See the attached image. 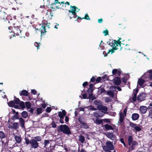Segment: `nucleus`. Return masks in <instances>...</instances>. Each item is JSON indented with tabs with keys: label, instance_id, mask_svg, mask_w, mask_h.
Masks as SVG:
<instances>
[{
	"label": "nucleus",
	"instance_id": "obj_1",
	"mask_svg": "<svg viewBox=\"0 0 152 152\" xmlns=\"http://www.w3.org/2000/svg\"><path fill=\"white\" fill-rule=\"evenodd\" d=\"M121 38L118 39L117 41L116 40H113L112 42L111 46L112 47V48L110 50H109L108 51V53L111 52V54L114 52V50L117 49H119L121 50L123 48L122 45H124V44L121 43V42L120 41Z\"/></svg>",
	"mask_w": 152,
	"mask_h": 152
},
{
	"label": "nucleus",
	"instance_id": "obj_2",
	"mask_svg": "<svg viewBox=\"0 0 152 152\" xmlns=\"http://www.w3.org/2000/svg\"><path fill=\"white\" fill-rule=\"evenodd\" d=\"M103 151L105 152H112L114 149V147L113 144V142L107 141L106 142L105 145L102 146Z\"/></svg>",
	"mask_w": 152,
	"mask_h": 152
},
{
	"label": "nucleus",
	"instance_id": "obj_3",
	"mask_svg": "<svg viewBox=\"0 0 152 152\" xmlns=\"http://www.w3.org/2000/svg\"><path fill=\"white\" fill-rule=\"evenodd\" d=\"M58 131L62 132L64 134L69 135L71 134V132L68 126L66 124L61 125L58 127Z\"/></svg>",
	"mask_w": 152,
	"mask_h": 152
},
{
	"label": "nucleus",
	"instance_id": "obj_4",
	"mask_svg": "<svg viewBox=\"0 0 152 152\" xmlns=\"http://www.w3.org/2000/svg\"><path fill=\"white\" fill-rule=\"evenodd\" d=\"M71 10H69V12H70L68 14V15L69 16L70 19H71L72 18H76L78 17L77 15L76 12V9H78V8L76 6H70Z\"/></svg>",
	"mask_w": 152,
	"mask_h": 152
},
{
	"label": "nucleus",
	"instance_id": "obj_5",
	"mask_svg": "<svg viewBox=\"0 0 152 152\" xmlns=\"http://www.w3.org/2000/svg\"><path fill=\"white\" fill-rule=\"evenodd\" d=\"M46 27L48 28H50V26L48 25V24H44V25H42V26L40 28V29L41 32V36L44 35L47 32V31H46Z\"/></svg>",
	"mask_w": 152,
	"mask_h": 152
},
{
	"label": "nucleus",
	"instance_id": "obj_6",
	"mask_svg": "<svg viewBox=\"0 0 152 152\" xmlns=\"http://www.w3.org/2000/svg\"><path fill=\"white\" fill-rule=\"evenodd\" d=\"M12 32L14 34V36H15V35L21 36L20 34H21V31L18 26L15 27Z\"/></svg>",
	"mask_w": 152,
	"mask_h": 152
},
{
	"label": "nucleus",
	"instance_id": "obj_7",
	"mask_svg": "<svg viewBox=\"0 0 152 152\" xmlns=\"http://www.w3.org/2000/svg\"><path fill=\"white\" fill-rule=\"evenodd\" d=\"M105 135L107 137L112 140H114L116 137V136L113 134V132H108L105 133Z\"/></svg>",
	"mask_w": 152,
	"mask_h": 152
},
{
	"label": "nucleus",
	"instance_id": "obj_8",
	"mask_svg": "<svg viewBox=\"0 0 152 152\" xmlns=\"http://www.w3.org/2000/svg\"><path fill=\"white\" fill-rule=\"evenodd\" d=\"M120 118L118 123H120L122 125L124 124V120L125 119V115L121 112H119Z\"/></svg>",
	"mask_w": 152,
	"mask_h": 152
},
{
	"label": "nucleus",
	"instance_id": "obj_9",
	"mask_svg": "<svg viewBox=\"0 0 152 152\" xmlns=\"http://www.w3.org/2000/svg\"><path fill=\"white\" fill-rule=\"evenodd\" d=\"M30 145L32 148H36L39 146V143L34 139H31Z\"/></svg>",
	"mask_w": 152,
	"mask_h": 152
},
{
	"label": "nucleus",
	"instance_id": "obj_10",
	"mask_svg": "<svg viewBox=\"0 0 152 152\" xmlns=\"http://www.w3.org/2000/svg\"><path fill=\"white\" fill-rule=\"evenodd\" d=\"M113 80V83L117 86L120 85L121 82V78L119 76L118 77H115Z\"/></svg>",
	"mask_w": 152,
	"mask_h": 152
},
{
	"label": "nucleus",
	"instance_id": "obj_11",
	"mask_svg": "<svg viewBox=\"0 0 152 152\" xmlns=\"http://www.w3.org/2000/svg\"><path fill=\"white\" fill-rule=\"evenodd\" d=\"M96 108L99 110L107 111L108 110V108L106 106L103 105L101 104L100 105L97 106Z\"/></svg>",
	"mask_w": 152,
	"mask_h": 152
},
{
	"label": "nucleus",
	"instance_id": "obj_12",
	"mask_svg": "<svg viewBox=\"0 0 152 152\" xmlns=\"http://www.w3.org/2000/svg\"><path fill=\"white\" fill-rule=\"evenodd\" d=\"M82 19H85L86 20H90V18L87 13H86L85 16L83 18H81L79 17H78L77 18V19L75 20V21H77V22H80L81 20Z\"/></svg>",
	"mask_w": 152,
	"mask_h": 152
},
{
	"label": "nucleus",
	"instance_id": "obj_13",
	"mask_svg": "<svg viewBox=\"0 0 152 152\" xmlns=\"http://www.w3.org/2000/svg\"><path fill=\"white\" fill-rule=\"evenodd\" d=\"M148 108L145 106H141L140 107L139 110L142 114H145L147 112Z\"/></svg>",
	"mask_w": 152,
	"mask_h": 152
},
{
	"label": "nucleus",
	"instance_id": "obj_14",
	"mask_svg": "<svg viewBox=\"0 0 152 152\" xmlns=\"http://www.w3.org/2000/svg\"><path fill=\"white\" fill-rule=\"evenodd\" d=\"M8 104L9 107H14L15 109H19V106L17 104H14L13 101H10L9 102H8Z\"/></svg>",
	"mask_w": 152,
	"mask_h": 152
},
{
	"label": "nucleus",
	"instance_id": "obj_15",
	"mask_svg": "<svg viewBox=\"0 0 152 152\" xmlns=\"http://www.w3.org/2000/svg\"><path fill=\"white\" fill-rule=\"evenodd\" d=\"M112 73L113 75H115L117 74L118 76L120 77L121 74V70L120 69H113L112 71Z\"/></svg>",
	"mask_w": 152,
	"mask_h": 152
},
{
	"label": "nucleus",
	"instance_id": "obj_16",
	"mask_svg": "<svg viewBox=\"0 0 152 152\" xmlns=\"http://www.w3.org/2000/svg\"><path fill=\"white\" fill-rule=\"evenodd\" d=\"M66 114V111L64 110H63L62 112L60 111L58 115V117L61 118H64Z\"/></svg>",
	"mask_w": 152,
	"mask_h": 152
},
{
	"label": "nucleus",
	"instance_id": "obj_17",
	"mask_svg": "<svg viewBox=\"0 0 152 152\" xmlns=\"http://www.w3.org/2000/svg\"><path fill=\"white\" fill-rule=\"evenodd\" d=\"M14 139L16 142V143H20L22 142V139L20 136L15 135L14 137Z\"/></svg>",
	"mask_w": 152,
	"mask_h": 152
},
{
	"label": "nucleus",
	"instance_id": "obj_18",
	"mask_svg": "<svg viewBox=\"0 0 152 152\" xmlns=\"http://www.w3.org/2000/svg\"><path fill=\"white\" fill-rule=\"evenodd\" d=\"M139 115L137 113H133L132 115V118L133 121H136L139 118Z\"/></svg>",
	"mask_w": 152,
	"mask_h": 152
},
{
	"label": "nucleus",
	"instance_id": "obj_19",
	"mask_svg": "<svg viewBox=\"0 0 152 152\" xmlns=\"http://www.w3.org/2000/svg\"><path fill=\"white\" fill-rule=\"evenodd\" d=\"M66 7V4L64 1H62L60 2L59 5L57 6V9H63Z\"/></svg>",
	"mask_w": 152,
	"mask_h": 152
},
{
	"label": "nucleus",
	"instance_id": "obj_20",
	"mask_svg": "<svg viewBox=\"0 0 152 152\" xmlns=\"http://www.w3.org/2000/svg\"><path fill=\"white\" fill-rule=\"evenodd\" d=\"M133 138L132 136L129 135L128 137V142L129 146H130L133 142Z\"/></svg>",
	"mask_w": 152,
	"mask_h": 152
},
{
	"label": "nucleus",
	"instance_id": "obj_21",
	"mask_svg": "<svg viewBox=\"0 0 152 152\" xmlns=\"http://www.w3.org/2000/svg\"><path fill=\"white\" fill-rule=\"evenodd\" d=\"M19 120L20 126L22 128H25V122L24 119L22 117H20Z\"/></svg>",
	"mask_w": 152,
	"mask_h": 152
},
{
	"label": "nucleus",
	"instance_id": "obj_22",
	"mask_svg": "<svg viewBox=\"0 0 152 152\" xmlns=\"http://www.w3.org/2000/svg\"><path fill=\"white\" fill-rule=\"evenodd\" d=\"M138 145V142L135 140L133 142H132V144L131 145V151L134 150L135 148V146H137Z\"/></svg>",
	"mask_w": 152,
	"mask_h": 152
},
{
	"label": "nucleus",
	"instance_id": "obj_23",
	"mask_svg": "<svg viewBox=\"0 0 152 152\" xmlns=\"http://www.w3.org/2000/svg\"><path fill=\"white\" fill-rule=\"evenodd\" d=\"M80 127L81 128L85 129H87L89 127L88 124L85 122L80 125Z\"/></svg>",
	"mask_w": 152,
	"mask_h": 152
},
{
	"label": "nucleus",
	"instance_id": "obj_24",
	"mask_svg": "<svg viewBox=\"0 0 152 152\" xmlns=\"http://www.w3.org/2000/svg\"><path fill=\"white\" fill-rule=\"evenodd\" d=\"M104 127L105 129L106 130H113L114 129L112 126L108 124H106L104 125Z\"/></svg>",
	"mask_w": 152,
	"mask_h": 152
},
{
	"label": "nucleus",
	"instance_id": "obj_25",
	"mask_svg": "<svg viewBox=\"0 0 152 152\" xmlns=\"http://www.w3.org/2000/svg\"><path fill=\"white\" fill-rule=\"evenodd\" d=\"M20 96H27L28 95V92L26 90H24L20 92Z\"/></svg>",
	"mask_w": 152,
	"mask_h": 152
},
{
	"label": "nucleus",
	"instance_id": "obj_26",
	"mask_svg": "<svg viewBox=\"0 0 152 152\" xmlns=\"http://www.w3.org/2000/svg\"><path fill=\"white\" fill-rule=\"evenodd\" d=\"M145 82V80L144 79L140 78L138 79L137 81V84L140 86H142Z\"/></svg>",
	"mask_w": 152,
	"mask_h": 152
},
{
	"label": "nucleus",
	"instance_id": "obj_27",
	"mask_svg": "<svg viewBox=\"0 0 152 152\" xmlns=\"http://www.w3.org/2000/svg\"><path fill=\"white\" fill-rule=\"evenodd\" d=\"M52 120H55L56 122L59 121L58 116L56 113L53 114L52 116Z\"/></svg>",
	"mask_w": 152,
	"mask_h": 152
},
{
	"label": "nucleus",
	"instance_id": "obj_28",
	"mask_svg": "<svg viewBox=\"0 0 152 152\" xmlns=\"http://www.w3.org/2000/svg\"><path fill=\"white\" fill-rule=\"evenodd\" d=\"M7 14L4 12L1 11V19H5L7 18Z\"/></svg>",
	"mask_w": 152,
	"mask_h": 152
},
{
	"label": "nucleus",
	"instance_id": "obj_29",
	"mask_svg": "<svg viewBox=\"0 0 152 152\" xmlns=\"http://www.w3.org/2000/svg\"><path fill=\"white\" fill-rule=\"evenodd\" d=\"M50 13L49 12H47L45 16V17L47 20L51 19V17L50 15Z\"/></svg>",
	"mask_w": 152,
	"mask_h": 152
},
{
	"label": "nucleus",
	"instance_id": "obj_30",
	"mask_svg": "<svg viewBox=\"0 0 152 152\" xmlns=\"http://www.w3.org/2000/svg\"><path fill=\"white\" fill-rule=\"evenodd\" d=\"M95 122L97 125L102 124L103 123V120L102 119H96L95 120Z\"/></svg>",
	"mask_w": 152,
	"mask_h": 152
},
{
	"label": "nucleus",
	"instance_id": "obj_31",
	"mask_svg": "<svg viewBox=\"0 0 152 152\" xmlns=\"http://www.w3.org/2000/svg\"><path fill=\"white\" fill-rule=\"evenodd\" d=\"M79 140L81 143H83L85 140V137L82 135H80L79 136Z\"/></svg>",
	"mask_w": 152,
	"mask_h": 152
},
{
	"label": "nucleus",
	"instance_id": "obj_32",
	"mask_svg": "<svg viewBox=\"0 0 152 152\" xmlns=\"http://www.w3.org/2000/svg\"><path fill=\"white\" fill-rule=\"evenodd\" d=\"M14 98H15L14 100H13L14 102V104H19L20 102V100L18 98H17L16 96H14Z\"/></svg>",
	"mask_w": 152,
	"mask_h": 152
},
{
	"label": "nucleus",
	"instance_id": "obj_33",
	"mask_svg": "<svg viewBox=\"0 0 152 152\" xmlns=\"http://www.w3.org/2000/svg\"><path fill=\"white\" fill-rule=\"evenodd\" d=\"M19 125L18 123H14L12 125V128L15 129H17L19 128Z\"/></svg>",
	"mask_w": 152,
	"mask_h": 152
},
{
	"label": "nucleus",
	"instance_id": "obj_34",
	"mask_svg": "<svg viewBox=\"0 0 152 152\" xmlns=\"http://www.w3.org/2000/svg\"><path fill=\"white\" fill-rule=\"evenodd\" d=\"M21 114L22 117L24 118H27L28 116V113L26 111H23L21 113Z\"/></svg>",
	"mask_w": 152,
	"mask_h": 152
},
{
	"label": "nucleus",
	"instance_id": "obj_35",
	"mask_svg": "<svg viewBox=\"0 0 152 152\" xmlns=\"http://www.w3.org/2000/svg\"><path fill=\"white\" fill-rule=\"evenodd\" d=\"M6 137V134L0 131V138L1 140Z\"/></svg>",
	"mask_w": 152,
	"mask_h": 152
},
{
	"label": "nucleus",
	"instance_id": "obj_36",
	"mask_svg": "<svg viewBox=\"0 0 152 152\" xmlns=\"http://www.w3.org/2000/svg\"><path fill=\"white\" fill-rule=\"evenodd\" d=\"M107 94L109 95L112 98H113L114 96V92L111 91H108L107 92Z\"/></svg>",
	"mask_w": 152,
	"mask_h": 152
},
{
	"label": "nucleus",
	"instance_id": "obj_37",
	"mask_svg": "<svg viewBox=\"0 0 152 152\" xmlns=\"http://www.w3.org/2000/svg\"><path fill=\"white\" fill-rule=\"evenodd\" d=\"M43 109L42 107L38 108L37 109L36 111L37 112V115H39L42 113V110Z\"/></svg>",
	"mask_w": 152,
	"mask_h": 152
},
{
	"label": "nucleus",
	"instance_id": "obj_38",
	"mask_svg": "<svg viewBox=\"0 0 152 152\" xmlns=\"http://www.w3.org/2000/svg\"><path fill=\"white\" fill-rule=\"evenodd\" d=\"M86 107L87 108V109H89L90 110L93 111H96L97 110V109L95 108L93 106L91 105L90 106H88L87 107Z\"/></svg>",
	"mask_w": 152,
	"mask_h": 152
},
{
	"label": "nucleus",
	"instance_id": "obj_39",
	"mask_svg": "<svg viewBox=\"0 0 152 152\" xmlns=\"http://www.w3.org/2000/svg\"><path fill=\"white\" fill-rule=\"evenodd\" d=\"M19 104L20 107L22 109H23L25 108V105L23 102L21 101Z\"/></svg>",
	"mask_w": 152,
	"mask_h": 152
},
{
	"label": "nucleus",
	"instance_id": "obj_40",
	"mask_svg": "<svg viewBox=\"0 0 152 152\" xmlns=\"http://www.w3.org/2000/svg\"><path fill=\"white\" fill-rule=\"evenodd\" d=\"M26 106L27 109L30 108L31 106V103L29 102H25Z\"/></svg>",
	"mask_w": 152,
	"mask_h": 152
},
{
	"label": "nucleus",
	"instance_id": "obj_41",
	"mask_svg": "<svg viewBox=\"0 0 152 152\" xmlns=\"http://www.w3.org/2000/svg\"><path fill=\"white\" fill-rule=\"evenodd\" d=\"M34 140H35L37 142L40 141L42 140V138L40 136H38L34 137Z\"/></svg>",
	"mask_w": 152,
	"mask_h": 152
},
{
	"label": "nucleus",
	"instance_id": "obj_42",
	"mask_svg": "<svg viewBox=\"0 0 152 152\" xmlns=\"http://www.w3.org/2000/svg\"><path fill=\"white\" fill-rule=\"evenodd\" d=\"M112 101V99L110 97H106L105 98V102L106 103L111 102Z\"/></svg>",
	"mask_w": 152,
	"mask_h": 152
},
{
	"label": "nucleus",
	"instance_id": "obj_43",
	"mask_svg": "<svg viewBox=\"0 0 152 152\" xmlns=\"http://www.w3.org/2000/svg\"><path fill=\"white\" fill-rule=\"evenodd\" d=\"M20 118L19 117V116H17L16 115H14L12 117L11 119L12 120L14 121L16 119H19Z\"/></svg>",
	"mask_w": 152,
	"mask_h": 152
},
{
	"label": "nucleus",
	"instance_id": "obj_44",
	"mask_svg": "<svg viewBox=\"0 0 152 152\" xmlns=\"http://www.w3.org/2000/svg\"><path fill=\"white\" fill-rule=\"evenodd\" d=\"M26 143L27 145L31 144V140L29 141V139L28 138H25Z\"/></svg>",
	"mask_w": 152,
	"mask_h": 152
},
{
	"label": "nucleus",
	"instance_id": "obj_45",
	"mask_svg": "<svg viewBox=\"0 0 152 152\" xmlns=\"http://www.w3.org/2000/svg\"><path fill=\"white\" fill-rule=\"evenodd\" d=\"M50 7L52 9H54L55 8H56V9H57V6H56V4L55 3H53L50 4Z\"/></svg>",
	"mask_w": 152,
	"mask_h": 152
},
{
	"label": "nucleus",
	"instance_id": "obj_46",
	"mask_svg": "<svg viewBox=\"0 0 152 152\" xmlns=\"http://www.w3.org/2000/svg\"><path fill=\"white\" fill-rule=\"evenodd\" d=\"M144 94H141L139 96H138L137 97V99L138 101H141L142 100V98L141 97H142V96Z\"/></svg>",
	"mask_w": 152,
	"mask_h": 152
},
{
	"label": "nucleus",
	"instance_id": "obj_47",
	"mask_svg": "<svg viewBox=\"0 0 152 152\" xmlns=\"http://www.w3.org/2000/svg\"><path fill=\"white\" fill-rule=\"evenodd\" d=\"M138 91L139 90L138 89H136L135 90H134L133 93V96H137Z\"/></svg>",
	"mask_w": 152,
	"mask_h": 152
},
{
	"label": "nucleus",
	"instance_id": "obj_48",
	"mask_svg": "<svg viewBox=\"0 0 152 152\" xmlns=\"http://www.w3.org/2000/svg\"><path fill=\"white\" fill-rule=\"evenodd\" d=\"M129 125L131 127H132V128H133L134 129V127L136 126L137 125V124H134L132 122H130L129 123Z\"/></svg>",
	"mask_w": 152,
	"mask_h": 152
},
{
	"label": "nucleus",
	"instance_id": "obj_49",
	"mask_svg": "<svg viewBox=\"0 0 152 152\" xmlns=\"http://www.w3.org/2000/svg\"><path fill=\"white\" fill-rule=\"evenodd\" d=\"M134 129L136 131L138 132H139L141 130V128L139 126H137V125L135 127Z\"/></svg>",
	"mask_w": 152,
	"mask_h": 152
},
{
	"label": "nucleus",
	"instance_id": "obj_50",
	"mask_svg": "<svg viewBox=\"0 0 152 152\" xmlns=\"http://www.w3.org/2000/svg\"><path fill=\"white\" fill-rule=\"evenodd\" d=\"M34 46L37 47V49H39V48L40 47V43H38L37 42H35L34 43Z\"/></svg>",
	"mask_w": 152,
	"mask_h": 152
},
{
	"label": "nucleus",
	"instance_id": "obj_51",
	"mask_svg": "<svg viewBox=\"0 0 152 152\" xmlns=\"http://www.w3.org/2000/svg\"><path fill=\"white\" fill-rule=\"evenodd\" d=\"M51 125H52V127L53 128H55L57 126V125H56V124L55 123V122L54 121H53L51 124Z\"/></svg>",
	"mask_w": 152,
	"mask_h": 152
},
{
	"label": "nucleus",
	"instance_id": "obj_52",
	"mask_svg": "<svg viewBox=\"0 0 152 152\" xmlns=\"http://www.w3.org/2000/svg\"><path fill=\"white\" fill-rule=\"evenodd\" d=\"M148 117L152 120V108L149 111Z\"/></svg>",
	"mask_w": 152,
	"mask_h": 152
},
{
	"label": "nucleus",
	"instance_id": "obj_53",
	"mask_svg": "<svg viewBox=\"0 0 152 152\" xmlns=\"http://www.w3.org/2000/svg\"><path fill=\"white\" fill-rule=\"evenodd\" d=\"M94 104L98 106V105H100L101 104L99 101H98L97 100H95L94 101Z\"/></svg>",
	"mask_w": 152,
	"mask_h": 152
},
{
	"label": "nucleus",
	"instance_id": "obj_54",
	"mask_svg": "<svg viewBox=\"0 0 152 152\" xmlns=\"http://www.w3.org/2000/svg\"><path fill=\"white\" fill-rule=\"evenodd\" d=\"M104 44V43L102 42V41H101V43L99 45V48H100V49L102 50L104 49V47L103 45H102V44Z\"/></svg>",
	"mask_w": 152,
	"mask_h": 152
},
{
	"label": "nucleus",
	"instance_id": "obj_55",
	"mask_svg": "<svg viewBox=\"0 0 152 152\" xmlns=\"http://www.w3.org/2000/svg\"><path fill=\"white\" fill-rule=\"evenodd\" d=\"M49 141L48 140H44V148H46V146L49 143Z\"/></svg>",
	"mask_w": 152,
	"mask_h": 152
},
{
	"label": "nucleus",
	"instance_id": "obj_56",
	"mask_svg": "<svg viewBox=\"0 0 152 152\" xmlns=\"http://www.w3.org/2000/svg\"><path fill=\"white\" fill-rule=\"evenodd\" d=\"M124 48L126 50H130V48L129 44H126Z\"/></svg>",
	"mask_w": 152,
	"mask_h": 152
},
{
	"label": "nucleus",
	"instance_id": "obj_57",
	"mask_svg": "<svg viewBox=\"0 0 152 152\" xmlns=\"http://www.w3.org/2000/svg\"><path fill=\"white\" fill-rule=\"evenodd\" d=\"M121 80L125 84L126 83L127 79H126L125 77H122Z\"/></svg>",
	"mask_w": 152,
	"mask_h": 152
},
{
	"label": "nucleus",
	"instance_id": "obj_58",
	"mask_svg": "<svg viewBox=\"0 0 152 152\" xmlns=\"http://www.w3.org/2000/svg\"><path fill=\"white\" fill-rule=\"evenodd\" d=\"M108 77H107V75L106 74L104 75L102 77V79L103 80L105 79L106 80H107L108 79Z\"/></svg>",
	"mask_w": 152,
	"mask_h": 152
},
{
	"label": "nucleus",
	"instance_id": "obj_59",
	"mask_svg": "<svg viewBox=\"0 0 152 152\" xmlns=\"http://www.w3.org/2000/svg\"><path fill=\"white\" fill-rule=\"evenodd\" d=\"M102 80V78L101 77H98L97 79L96 80V82L97 83H99Z\"/></svg>",
	"mask_w": 152,
	"mask_h": 152
},
{
	"label": "nucleus",
	"instance_id": "obj_60",
	"mask_svg": "<svg viewBox=\"0 0 152 152\" xmlns=\"http://www.w3.org/2000/svg\"><path fill=\"white\" fill-rule=\"evenodd\" d=\"M100 91L101 94L105 93L106 92V90H105L104 88H100Z\"/></svg>",
	"mask_w": 152,
	"mask_h": 152
},
{
	"label": "nucleus",
	"instance_id": "obj_61",
	"mask_svg": "<svg viewBox=\"0 0 152 152\" xmlns=\"http://www.w3.org/2000/svg\"><path fill=\"white\" fill-rule=\"evenodd\" d=\"M46 110L47 113H50L51 111V109L50 107H48L46 108Z\"/></svg>",
	"mask_w": 152,
	"mask_h": 152
},
{
	"label": "nucleus",
	"instance_id": "obj_62",
	"mask_svg": "<svg viewBox=\"0 0 152 152\" xmlns=\"http://www.w3.org/2000/svg\"><path fill=\"white\" fill-rule=\"evenodd\" d=\"M103 33L104 34V36L107 35L109 34L108 31L107 29L104 31Z\"/></svg>",
	"mask_w": 152,
	"mask_h": 152
},
{
	"label": "nucleus",
	"instance_id": "obj_63",
	"mask_svg": "<svg viewBox=\"0 0 152 152\" xmlns=\"http://www.w3.org/2000/svg\"><path fill=\"white\" fill-rule=\"evenodd\" d=\"M94 89L93 88H89L87 90V92L88 93H91L93 92Z\"/></svg>",
	"mask_w": 152,
	"mask_h": 152
},
{
	"label": "nucleus",
	"instance_id": "obj_64",
	"mask_svg": "<svg viewBox=\"0 0 152 152\" xmlns=\"http://www.w3.org/2000/svg\"><path fill=\"white\" fill-rule=\"evenodd\" d=\"M45 151L47 152H51L52 150L50 148H47L46 147Z\"/></svg>",
	"mask_w": 152,
	"mask_h": 152
}]
</instances>
